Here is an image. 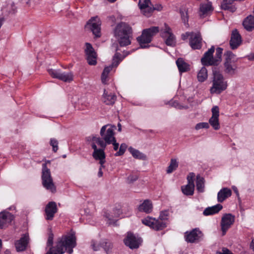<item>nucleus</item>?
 Listing matches in <instances>:
<instances>
[{"instance_id":"nucleus-39","label":"nucleus","mask_w":254,"mask_h":254,"mask_svg":"<svg viewBox=\"0 0 254 254\" xmlns=\"http://www.w3.org/2000/svg\"><path fill=\"white\" fill-rule=\"evenodd\" d=\"M178 167V163L177 161V160L175 159H172L170 161V164L167 168V173L168 174L171 173L173 171L176 170Z\"/></svg>"},{"instance_id":"nucleus-48","label":"nucleus","mask_w":254,"mask_h":254,"mask_svg":"<svg viewBox=\"0 0 254 254\" xmlns=\"http://www.w3.org/2000/svg\"><path fill=\"white\" fill-rule=\"evenodd\" d=\"M50 145L53 147V150L56 152L58 150V141L55 138H52L50 141Z\"/></svg>"},{"instance_id":"nucleus-23","label":"nucleus","mask_w":254,"mask_h":254,"mask_svg":"<svg viewBox=\"0 0 254 254\" xmlns=\"http://www.w3.org/2000/svg\"><path fill=\"white\" fill-rule=\"evenodd\" d=\"M121 211L119 209H115L110 213L106 212L105 216L108 219L109 224H114L116 222V218L119 217Z\"/></svg>"},{"instance_id":"nucleus-51","label":"nucleus","mask_w":254,"mask_h":254,"mask_svg":"<svg viewBox=\"0 0 254 254\" xmlns=\"http://www.w3.org/2000/svg\"><path fill=\"white\" fill-rule=\"evenodd\" d=\"M216 254H233L230 250L226 248H223L222 252H218Z\"/></svg>"},{"instance_id":"nucleus-41","label":"nucleus","mask_w":254,"mask_h":254,"mask_svg":"<svg viewBox=\"0 0 254 254\" xmlns=\"http://www.w3.org/2000/svg\"><path fill=\"white\" fill-rule=\"evenodd\" d=\"M112 67H113L111 65H110L104 68L101 76V80L103 83L105 84L106 83V79L108 77V75L110 71H111V70L112 69Z\"/></svg>"},{"instance_id":"nucleus-57","label":"nucleus","mask_w":254,"mask_h":254,"mask_svg":"<svg viewBox=\"0 0 254 254\" xmlns=\"http://www.w3.org/2000/svg\"><path fill=\"white\" fill-rule=\"evenodd\" d=\"M11 7L13 13H15L16 11V7L15 6V4L13 2H12L11 4Z\"/></svg>"},{"instance_id":"nucleus-1","label":"nucleus","mask_w":254,"mask_h":254,"mask_svg":"<svg viewBox=\"0 0 254 254\" xmlns=\"http://www.w3.org/2000/svg\"><path fill=\"white\" fill-rule=\"evenodd\" d=\"M116 129L115 126L106 125L102 127L100 134L102 138L94 135H91L87 137V141H93L101 147L105 148L107 144H110L115 139L114 130Z\"/></svg>"},{"instance_id":"nucleus-43","label":"nucleus","mask_w":254,"mask_h":254,"mask_svg":"<svg viewBox=\"0 0 254 254\" xmlns=\"http://www.w3.org/2000/svg\"><path fill=\"white\" fill-rule=\"evenodd\" d=\"M101 247H102L107 254H109V252L112 248V244L107 240H104L102 242Z\"/></svg>"},{"instance_id":"nucleus-46","label":"nucleus","mask_w":254,"mask_h":254,"mask_svg":"<svg viewBox=\"0 0 254 254\" xmlns=\"http://www.w3.org/2000/svg\"><path fill=\"white\" fill-rule=\"evenodd\" d=\"M222 9L224 10H228L233 12L236 11V8L233 6H231L230 4H227V3H222L221 5Z\"/></svg>"},{"instance_id":"nucleus-26","label":"nucleus","mask_w":254,"mask_h":254,"mask_svg":"<svg viewBox=\"0 0 254 254\" xmlns=\"http://www.w3.org/2000/svg\"><path fill=\"white\" fill-rule=\"evenodd\" d=\"M232 194L231 190L227 188L221 189L217 194V200L219 202H222L225 199Z\"/></svg>"},{"instance_id":"nucleus-7","label":"nucleus","mask_w":254,"mask_h":254,"mask_svg":"<svg viewBox=\"0 0 254 254\" xmlns=\"http://www.w3.org/2000/svg\"><path fill=\"white\" fill-rule=\"evenodd\" d=\"M101 21L97 16L91 18L87 22L86 27L89 28L96 37L101 36Z\"/></svg>"},{"instance_id":"nucleus-58","label":"nucleus","mask_w":254,"mask_h":254,"mask_svg":"<svg viewBox=\"0 0 254 254\" xmlns=\"http://www.w3.org/2000/svg\"><path fill=\"white\" fill-rule=\"evenodd\" d=\"M248 59L250 60H254V53L251 54L249 56Z\"/></svg>"},{"instance_id":"nucleus-5","label":"nucleus","mask_w":254,"mask_h":254,"mask_svg":"<svg viewBox=\"0 0 254 254\" xmlns=\"http://www.w3.org/2000/svg\"><path fill=\"white\" fill-rule=\"evenodd\" d=\"M47 163H50V161H47L46 163L42 165L41 176L42 185L46 190L52 193H55L56 187L51 176L50 170L47 166Z\"/></svg>"},{"instance_id":"nucleus-25","label":"nucleus","mask_w":254,"mask_h":254,"mask_svg":"<svg viewBox=\"0 0 254 254\" xmlns=\"http://www.w3.org/2000/svg\"><path fill=\"white\" fill-rule=\"evenodd\" d=\"M224 65H227V64H236L238 62V59L236 56L231 51H228L224 54Z\"/></svg>"},{"instance_id":"nucleus-11","label":"nucleus","mask_w":254,"mask_h":254,"mask_svg":"<svg viewBox=\"0 0 254 254\" xmlns=\"http://www.w3.org/2000/svg\"><path fill=\"white\" fill-rule=\"evenodd\" d=\"M125 245L131 249H137L141 243L140 238H136L132 233L128 232L124 240Z\"/></svg>"},{"instance_id":"nucleus-38","label":"nucleus","mask_w":254,"mask_h":254,"mask_svg":"<svg viewBox=\"0 0 254 254\" xmlns=\"http://www.w3.org/2000/svg\"><path fill=\"white\" fill-rule=\"evenodd\" d=\"M126 56L122 57L121 54L119 53H116L113 59V63L112 64L111 66L112 67H117L119 63L123 60V59Z\"/></svg>"},{"instance_id":"nucleus-49","label":"nucleus","mask_w":254,"mask_h":254,"mask_svg":"<svg viewBox=\"0 0 254 254\" xmlns=\"http://www.w3.org/2000/svg\"><path fill=\"white\" fill-rule=\"evenodd\" d=\"M138 178L137 175H130L127 178V182L128 184H131L136 181Z\"/></svg>"},{"instance_id":"nucleus-40","label":"nucleus","mask_w":254,"mask_h":254,"mask_svg":"<svg viewBox=\"0 0 254 254\" xmlns=\"http://www.w3.org/2000/svg\"><path fill=\"white\" fill-rule=\"evenodd\" d=\"M101 242L93 239L90 242V247L94 251H98L101 247Z\"/></svg>"},{"instance_id":"nucleus-9","label":"nucleus","mask_w":254,"mask_h":254,"mask_svg":"<svg viewBox=\"0 0 254 254\" xmlns=\"http://www.w3.org/2000/svg\"><path fill=\"white\" fill-rule=\"evenodd\" d=\"M87 141L90 143L92 148L94 149L92 154L93 157L96 160H99L101 167H104V164L105 163L106 156L104 151L105 148L101 147V148L98 149L96 145L97 144L96 142L93 141Z\"/></svg>"},{"instance_id":"nucleus-32","label":"nucleus","mask_w":254,"mask_h":254,"mask_svg":"<svg viewBox=\"0 0 254 254\" xmlns=\"http://www.w3.org/2000/svg\"><path fill=\"white\" fill-rule=\"evenodd\" d=\"M224 71L226 73L233 75L237 72L238 65L237 64H230L224 65Z\"/></svg>"},{"instance_id":"nucleus-8","label":"nucleus","mask_w":254,"mask_h":254,"mask_svg":"<svg viewBox=\"0 0 254 254\" xmlns=\"http://www.w3.org/2000/svg\"><path fill=\"white\" fill-rule=\"evenodd\" d=\"M48 72L53 78H58L64 82H70L73 80V74L71 72H62L59 70L50 69Z\"/></svg>"},{"instance_id":"nucleus-50","label":"nucleus","mask_w":254,"mask_h":254,"mask_svg":"<svg viewBox=\"0 0 254 254\" xmlns=\"http://www.w3.org/2000/svg\"><path fill=\"white\" fill-rule=\"evenodd\" d=\"M169 214V212L168 210L163 211L160 213L159 219H161V220H167Z\"/></svg>"},{"instance_id":"nucleus-20","label":"nucleus","mask_w":254,"mask_h":254,"mask_svg":"<svg viewBox=\"0 0 254 254\" xmlns=\"http://www.w3.org/2000/svg\"><path fill=\"white\" fill-rule=\"evenodd\" d=\"M242 38L241 35L237 29L232 31L231 39L230 40V45L232 49H237L242 43Z\"/></svg>"},{"instance_id":"nucleus-13","label":"nucleus","mask_w":254,"mask_h":254,"mask_svg":"<svg viewBox=\"0 0 254 254\" xmlns=\"http://www.w3.org/2000/svg\"><path fill=\"white\" fill-rule=\"evenodd\" d=\"M85 53L88 63L90 65H95L97 63V55L95 50L89 43H85Z\"/></svg>"},{"instance_id":"nucleus-63","label":"nucleus","mask_w":254,"mask_h":254,"mask_svg":"<svg viewBox=\"0 0 254 254\" xmlns=\"http://www.w3.org/2000/svg\"><path fill=\"white\" fill-rule=\"evenodd\" d=\"M108 0L110 2H114L115 1H116L117 0Z\"/></svg>"},{"instance_id":"nucleus-27","label":"nucleus","mask_w":254,"mask_h":254,"mask_svg":"<svg viewBox=\"0 0 254 254\" xmlns=\"http://www.w3.org/2000/svg\"><path fill=\"white\" fill-rule=\"evenodd\" d=\"M243 25L247 31H252L254 29V16L252 15L247 16L244 20Z\"/></svg>"},{"instance_id":"nucleus-60","label":"nucleus","mask_w":254,"mask_h":254,"mask_svg":"<svg viewBox=\"0 0 254 254\" xmlns=\"http://www.w3.org/2000/svg\"><path fill=\"white\" fill-rule=\"evenodd\" d=\"M118 130L119 131H121L122 130V126L120 123H119L118 124Z\"/></svg>"},{"instance_id":"nucleus-19","label":"nucleus","mask_w":254,"mask_h":254,"mask_svg":"<svg viewBox=\"0 0 254 254\" xmlns=\"http://www.w3.org/2000/svg\"><path fill=\"white\" fill-rule=\"evenodd\" d=\"M201 41L202 38L199 33H191L190 45L192 49H200L202 46Z\"/></svg>"},{"instance_id":"nucleus-52","label":"nucleus","mask_w":254,"mask_h":254,"mask_svg":"<svg viewBox=\"0 0 254 254\" xmlns=\"http://www.w3.org/2000/svg\"><path fill=\"white\" fill-rule=\"evenodd\" d=\"M53 243V234H51L49 235L48 242H47V245L48 246H50L52 245Z\"/></svg>"},{"instance_id":"nucleus-62","label":"nucleus","mask_w":254,"mask_h":254,"mask_svg":"<svg viewBox=\"0 0 254 254\" xmlns=\"http://www.w3.org/2000/svg\"><path fill=\"white\" fill-rule=\"evenodd\" d=\"M2 246V242L1 240L0 239V249H1Z\"/></svg>"},{"instance_id":"nucleus-37","label":"nucleus","mask_w":254,"mask_h":254,"mask_svg":"<svg viewBox=\"0 0 254 254\" xmlns=\"http://www.w3.org/2000/svg\"><path fill=\"white\" fill-rule=\"evenodd\" d=\"M188 8L186 6H183L181 7L180 11L181 15V18L185 24H188Z\"/></svg>"},{"instance_id":"nucleus-54","label":"nucleus","mask_w":254,"mask_h":254,"mask_svg":"<svg viewBox=\"0 0 254 254\" xmlns=\"http://www.w3.org/2000/svg\"><path fill=\"white\" fill-rule=\"evenodd\" d=\"M152 8H153V11L154 10H157L158 11H160L162 9V6L160 4H156L154 5L152 4Z\"/></svg>"},{"instance_id":"nucleus-2","label":"nucleus","mask_w":254,"mask_h":254,"mask_svg":"<svg viewBox=\"0 0 254 254\" xmlns=\"http://www.w3.org/2000/svg\"><path fill=\"white\" fill-rule=\"evenodd\" d=\"M132 33L131 27L125 22L118 24L114 30L115 36L122 47L130 44Z\"/></svg>"},{"instance_id":"nucleus-34","label":"nucleus","mask_w":254,"mask_h":254,"mask_svg":"<svg viewBox=\"0 0 254 254\" xmlns=\"http://www.w3.org/2000/svg\"><path fill=\"white\" fill-rule=\"evenodd\" d=\"M207 77V70L205 67H202L197 73V79L198 81L202 82L206 80Z\"/></svg>"},{"instance_id":"nucleus-12","label":"nucleus","mask_w":254,"mask_h":254,"mask_svg":"<svg viewBox=\"0 0 254 254\" xmlns=\"http://www.w3.org/2000/svg\"><path fill=\"white\" fill-rule=\"evenodd\" d=\"M235 217L231 214H225L221 219V227L222 231V235H225L226 231L229 229L231 226L234 223Z\"/></svg>"},{"instance_id":"nucleus-4","label":"nucleus","mask_w":254,"mask_h":254,"mask_svg":"<svg viewBox=\"0 0 254 254\" xmlns=\"http://www.w3.org/2000/svg\"><path fill=\"white\" fill-rule=\"evenodd\" d=\"M214 51V47L212 46L211 48L204 53L203 57L201 59V62L203 65L217 66L221 62L223 49L217 48L216 49L215 57L213 56Z\"/></svg>"},{"instance_id":"nucleus-17","label":"nucleus","mask_w":254,"mask_h":254,"mask_svg":"<svg viewBox=\"0 0 254 254\" xmlns=\"http://www.w3.org/2000/svg\"><path fill=\"white\" fill-rule=\"evenodd\" d=\"M29 242L28 234H24L22 235L21 238L15 242V247L17 252H22L25 251Z\"/></svg>"},{"instance_id":"nucleus-47","label":"nucleus","mask_w":254,"mask_h":254,"mask_svg":"<svg viewBox=\"0 0 254 254\" xmlns=\"http://www.w3.org/2000/svg\"><path fill=\"white\" fill-rule=\"evenodd\" d=\"M209 127V125L208 123L202 122L197 124L195 127V129L199 130L201 128H208Z\"/></svg>"},{"instance_id":"nucleus-18","label":"nucleus","mask_w":254,"mask_h":254,"mask_svg":"<svg viewBox=\"0 0 254 254\" xmlns=\"http://www.w3.org/2000/svg\"><path fill=\"white\" fill-rule=\"evenodd\" d=\"M45 211L46 214V219L47 220H53L55 214L58 211L56 203L54 201L49 202L45 207Z\"/></svg>"},{"instance_id":"nucleus-45","label":"nucleus","mask_w":254,"mask_h":254,"mask_svg":"<svg viewBox=\"0 0 254 254\" xmlns=\"http://www.w3.org/2000/svg\"><path fill=\"white\" fill-rule=\"evenodd\" d=\"M127 147V146L126 143H122L120 145L119 150L115 154V156H119L123 155L125 153Z\"/></svg>"},{"instance_id":"nucleus-35","label":"nucleus","mask_w":254,"mask_h":254,"mask_svg":"<svg viewBox=\"0 0 254 254\" xmlns=\"http://www.w3.org/2000/svg\"><path fill=\"white\" fill-rule=\"evenodd\" d=\"M196 190L199 192L204 191V178L197 175L196 181Z\"/></svg>"},{"instance_id":"nucleus-28","label":"nucleus","mask_w":254,"mask_h":254,"mask_svg":"<svg viewBox=\"0 0 254 254\" xmlns=\"http://www.w3.org/2000/svg\"><path fill=\"white\" fill-rule=\"evenodd\" d=\"M222 205L218 204L211 207H208L204 209L203 214L205 216L213 215L218 213L222 209Z\"/></svg>"},{"instance_id":"nucleus-29","label":"nucleus","mask_w":254,"mask_h":254,"mask_svg":"<svg viewBox=\"0 0 254 254\" xmlns=\"http://www.w3.org/2000/svg\"><path fill=\"white\" fill-rule=\"evenodd\" d=\"M152 207L151 202L149 200H145L139 206L138 210L139 211L149 213L152 211Z\"/></svg>"},{"instance_id":"nucleus-53","label":"nucleus","mask_w":254,"mask_h":254,"mask_svg":"<svg viewBox=\"0 0 254 254\" xmlns=\"http://www.w3.org/2000/svg\"><path fill=\"white\" fill-rule=\"evenodd\" d=\"M111 144L113 145L114 150L117 151L119 148V144L116 142V138L113 140V142L111 143Z\"/></svg>"},{"instance_id":"nucleus-44","label":"nucleus","mask_w":254,"mask_h":254,"mask_svg":"<svg viewBox=\"0 0 254 254\" xmlns=\"http://www.w3.org/2000/svg\"><path fill=\"white\" fill-rule=\"evenodd\" d=\"M155 219L151 217H147L145 218L142 219V222L143 224L149 226L153 229L154 225V220Z\"/></svg>"},{"instance_id":"nucleus-16","label":"nucleus","mask_w":254,"mask_h":254,"mask_svg":"<svg viewBox=\"0 0 254 254\" xmlns=\"http://www.w3.org/2000/svg\"><path fill=\"white\" fill-rule=\"evenodd\" d=\"M165 28L163 32H161L162 36L166 38L165 43L166 45L170 46H174L176 44V40L174 35L171 32V28L166 23L164 24Z\"/></svg>"},{"instance_id":"nucleus-24","label":"nucleus","mask_w":254,"mask_h":254,"mask_svg":"<svg viewBox=\"0 0 254 254\" xmlns=\"http://www.w3.org/2000/svg\"><path fill=\"white\" fill-rule=\"evenodd\" d=\"M102 100L106 105H113L116 100V96L114 94L109 93L104 90Z\"/></svg>"},{"instance_id":"nucleus-36","label":"nucleus","mask_w":254,"mask_h":254,"mask_svg":"<svg viewBox=\"0 0 254 254\" xmlns=\"http://www.w3.org/2000/svg\"><path fill=\"white\" fill-rule=\"evenodd\" d=\"M163 221V220H161L160 219H155L154 220V225L153 226V229L156 231H159L166 228L167 226L166 224Z\"/></svg>"},{"instance_id":"nucleus-55","label":"nucleus","mask_w":254,"mask_h":254,"mask_svg":"<svg viewBox=\"0 0 254 254\" xmlns=\"http://www.w3.org/2000/svg\"><path fill=\"white\" fill-rule=\"evenodd\" d=\"M190 34L191 33H190L189 32H187V33H186L185 34H183L182 35V39H183V40L187 39L189 37V36H190Z\"/></svg>"},{"instance_id":"nucleus-15","label":"nucleus","mask_w":254,"mask_h":254,"mask_svg":"<svg viewBox=\"0 0 254 254\" xmlns=\"http://www.w3.org/2000/svg\"><path fill=\"white\" fill-rule=\"evenodd\" d=\"M138 6L142 13L147 17H149L153 11L150 0H139Z\"/></svg>"},{"instance_id":"nucleus-3","label":"nucleus","mask_w":254,"mask_h":254,"mask_svg":"<svg viewBox=\"0 0 254 254\" xmlns=\"http://www.w3.org/2000/svg\"><path fill=\"white\" fill-rule=\"evenodd\" d=\"M212 86L210 89V92L211 94H219L227 89V82L216 67L212 68Z\"/></svg>"},{"instance_id":"nucleus-10","label":"nucleus","mask_w":254,"mask_h":254,"mask_svg":"<svg viewBox=\"0 0 254 254\" xmlns=\"http://www.w3.org/2000/svg\"><path fill=\"white\" fill-rule=\"evenodd\" d=\"M195 175L193 173H190L187 177L188 184L182 186L181 190L183 193L186 195H192L194 193V185L193 178Z\"/></svg>"},{"instance_id":"nucleus-33","label":"nucleus","mask_w":254,"mask_h":254,"mask_svg":"<svg viewBox=\"0 0 254 254\" xmlns=\"http://www.w3.org/2000/svg\"><path fill=\"white\" fill-rule=\"evenodd\" d=\"M176 64L181 72H186L189 69V65L182 58H179L177 60Z\"/></svg>"},{"instance_id":"nucleus-31","label":"nucleus","mask_w":254,"mask_h":254,"mask_svg":"<svg viewBox=\"0 0 254 254\" xmlns=\"http://www.w3.org/2000/svg\"><path fill=\"white\" fill-rule=\"evenodd\" d=\"M199 10L201 15H206L211 12L213 10V7L211 2L203 3L200 4Z\"/></svg>"},{"instance_id":"nucleus-59","label":"nucleus","mask_w":254,"mask_h":254,"mask_svg":"<svg viewBox=\"0 0 254 254\" xmlns=\"http://www.w3.org/2000/svg\"><path fill=\"white\" fill-rule=\"evenodd\" d=\"M233 189L234 192L237 194V195H238L239 192H238V189H237V188L235 187H234L233 188Z\"/></svg>"},{"instance_id":"nucleus-56","label":"nucleus","mask_w":254,"mask_h":254,"mask_svg":"<svg viewBox=\"0 0 254 254\" xmlns=\"http://www.w3.org/2000/svg\"><path fill=\"white\" fill-rule=\"evenodd\" d=\"M103 167H101V165H100V167L99 169V172L98 173V176L99 177H101L103 176V172L102 171V169L103 168Z\"/></svg>"},{"instance_id":"nucleus-61","label":"nucleus","mask_w":254,"mask_h":254,"mask_svg":"<svg viewBox=\"0 0 254 254\" xmlns=\"http://www.w3.org/2000/svg\"><path fill=\"white\" fill-rule=\"evenodd\" d=\"M178 108H179V109H183V108L187 109V107H185L182 106H181V105H179V106H178Z\"/></svg>"},{"instance_id":"nucleus-22","label":"nucleus","mask_w":254,"mask_h":254,"mask_svg":"<svg viewBox=\"0 0 254 254\" xmlns=\"http://www.w3.org/2000/svg\"><path fill=\"white\" fill-rule=\"evenodd\" d=\"M201 232L198 230L195 229L192 230L189 233H186L185 236L186 240L188 242L194 243L196 240H198L201 236Z\"/></svg>"},{"instance_id":"nucleus-30","label":"nucleus","mask_w":254,"mask_h":254,"mask_svg":"<svg viewBox=\"0 0 254 254\" xmlns=\"http://www.w3.org/2000/svg\"><path fill=\"white\" fill-rule=\"evenodd\" d=\"M128 151L132 156L135 159L145 160L147 159L146 155L140 152L138 150L135 149L132 147L128 148Z\"/></svg>"},{"instance_id":"nucleus-6","label":"nucleus","mask_w":254,"mask_h":254,"mask_svg":"<svg viewBox=\"0 0 254 254\" xmlns=\"http://www.w3.org/2000/svg\"><path fill=\"white\" fill-rule=\"evenodd\" d=\"M159 31L158 27L153 26L149 28L144 29L141 35L137 38V40L142 48L147 47L146 44L150 43L153 37Z\"/></svg>"},{"instance_id":"nucleus-42","label":"nucleus","mask_w":254,"mask_h":254,"mask_svg":"<svg viewBox=\"0 0 254 254\" xmlns=\"http://www.w3.org/2000/svg\"><path fill=\"white\" fill-rule=\"evenodd\" d=\"M112 67H113L111 65H110L104 68L101 76V80L103 83L105 84L106 83V79L108 77V75L110 71H111V70L112 69Z\"/></svg>"},{"instance_id":"nucleus-14","label":"nucleus","mask_w":254,"mask_h":254,"mask_svg":"<svg viewBox=\"0 0 254 254\" xmlns=\"http://www.w3.org/2000/svg\"><path fill=\"white\" fill-rule=\"evenodd\" d=\"M212 117L209 120V124L213 127L214 130H218L220 127L219 122V110L218 106H214L212 109Z\"/></svg>"},{"instance_id":"nucleus-21","label":"nucleus","mask_w":254,"mask_h":254,"mask_svg":"<svg viewBox=\"0 0 254 254\" xmlns=\"http://www.w3.org/2000/svg\"><path fill=\"white\" fill-rule=\"evenodd\" d=\"M14 218V216L9 212H1L0 213V228L5 227Z\"/></svg>"}]
</instances>
